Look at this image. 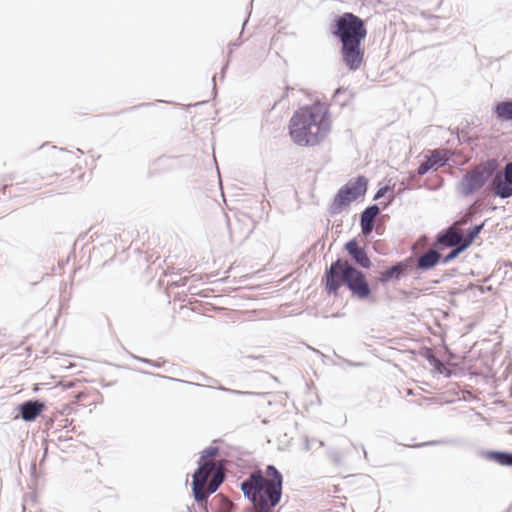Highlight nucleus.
Listing matches in <instances>:
<instances>
[{
  "mask_svg": "<svg viewBox=\"0 0 512 512\" xmlns=\"http://www.w3.org/2000/svg\"><path fill=\"white\" fill-rule=\"evenodd\" d=\"M390 190V187L389 186H384V187H381L377 190V192L375 193L374 195V200H379L380 198L384 197L385 194Z\"/></svg>",
  "mask_w": 512,
  "mask_h": 512,
  "instance_id": "obj_28",
  "label": "nucleus"
},
{
  "mask_svg": "<svg viewBox=\"0 0 512 512\" xmlns=\"http://www.w3.org/2000/svg\"><path fill=\"white\" fill-rule=\"evenodd\" d=\"M227 65H228V62H227V63H226V65H224V67H223L222 78L224 77V70L227 68Z\"/></svg>",
  "mask_w": 512,
  "mask_h": 512,
  "instance_id": "obj_36",
  "label": "nucleus"
},
{
  "mask_svg": "<svg viewBox=\"0 0 512 512\" xmlns=\"http://www.w3.org/2000/svg\"><path fill=\"white\" fill-rule=\"evenodd\" d=\"M329 457L335 464L340 465L344 459V454L339 450H331L329 451Z\"/></svg>",
  "mask_w": 512,
  "mask_h": 512,
  "instance_id": "obj_25",
  "label": "nucleus"
},
{
  "mask_svg": "<svg viewBox=\"0 0 512 512\" xmlns=\"http://www.w3.org/2000/svg\"><path fill=\"white\" fill-rule=\"evenodd\" d=\"M431 155L428 157L430 163L432 166H439L442 167L447 164V162L450 160V152L448 150H439L435 149L430 151Z\"/></svg>",
  "mask_w": 512,
  "mask_h": 512,
  "instance_id": "obj_21",
  "label": "nucleus"
},
{
  "mask_svg": "<svg viewBox=\"0 0 512 512\" xmlns=\"http://www.w3.org/2000/svg\"><path fill=\"white\" fill-rule=\"evenodd\" d=\"M431 168H433L432 164L430 163L429 159L427 158L426 161L422 162L417 170H416V173L417 175L419 176H423L425 175Z\"/></svg>",
  "mask_w": 512,
  "mask_h": 512,
  "instance_id": "obj_26",
  "label": "nucleus"
},
{
  "mask_svg": "<svg viewBox=\"0 0 512 512\" xmlns=\"http://www.w3.org/2000/svg\"><path fill=\"white\" fill-rule=\"evenodd\" d=\"M436 244L445 248L463 245L462 230L455 225L449 226L437 234Z\"/></svg>",
  "mask_w": 512,
  "mask_h": 512,
  "instance_id": "obj_13",
  "label": "nucleus"
},
{
  "mask_svg": "<svg viewBox=\"0 0 512 512\" xmlns=\"http://www.w3.org/2000/svg\"><path fill=\"white\" fill-rule=\"evenodd\" d=\"M346 287L360 300L371 296L372 290L364 272L353 266Z\"/></svg>",
  "mask_w": 512,
  "mask_h": 512,
  "instance_id": "obj_10",
  "label": "nucleus"
},
{
  "mask_svg": "<svg viewBox=\"0 0 512 512\" xmlns=\"http://www.w3.org/2000/svg\"><path fill=\"white\" fill-rule=\"evenodd\" d=\"M375 231H376V233H377V234H381L380 226H377V227L375 228Z\"/></svg>",
  "mask_w": 512,
  "mask_h": 512,
  "instance_id": "obj_33",
  "label": "nucleus"
},
{
  "mask_svg": "<svg viewBox=\"0 0 512 512\" xmlns=\"http://www.w3.org/2000/svg\"><path fill=\"white\" fill-rule=\"evenodd\" d=\"M283 476L274 465H267L265 472L256 469L240 483L245 498L254 506L255 512H272L281 501Z\"/></svg>",
  "mask_w": 512,
  "mask_h": 512,
  "instance_id": "obj_1",
  "label": "nucleus"
},
{
  "mask_svg": "<svg viewBox=\"0 0 512 512\" xmlns=\"http://www.w3.org/2000/svg\"><path fill=\"white\" fill-rule=\"evenodd\" d=\"M212 80H213V82L215 83L216 75H214V76H213Z\"/></svg>",
  "mask_w": 512,
  "mask_h": 512,
  "instance_id": "obj_37",
  "label": "nucleus"
},
{
  "mask_svg": "<svg viewBox=\"0 0 512 512\" xmlns=\"http://www.w3.org/2000/svg\"><path fill=\"white\" fill-rule=\"evenodd\" d=\"M133 358H135L136 360L141 361L143 363H147V364L152 363V360L147 359V358H142V357H139V356H133Z\"/></svg>",
  "mask_w": 512,
  "mask_h": 512,
  "instance_id": "obj_30",
  "label": "nucleus"
},
{
  "mask_svg": "<svg viewBox=\"0 0 512 512\" xmlns=\"http://www.w3.org/2000/svg\"><path fill=\"white\" fill-rule=\"evenodd\" d=\"M210 507L215 512H232L233 503L223 495H216L211 500Z\"/></svg>",
  "mask_w": 512,
  "mask_h": 512,
  "instance_id": "obj_19",
  "label": "nucleus"
},
{
  "mask_svg": "<svg viewBox=\"0 0 512 512\" xmlns=\"http://www.w3.org/2000/svg\"><path fill=\"white\" fill-rule=\"evenodd\" d=\"M345 250L351 256L353 261L361 268L369 269L372 265L367 252L364 248L360 247L356 238L351 239L345 244Z\"/></svg>",
  "mask_w": 512,
  "mask_h": 512,
  "instance_id": "obj_15",
  "label": "nucleus"
},
{
  "mask_svg": "<svg viewBox=\"0 0 512 512\" xmlns=\"http://www.w3.org/2000/svg\"><path fill=\"white\" fill-rule=\"evenodd\" d=\"M185 383L190 384V385L199 386V387H202V386H203V385H201V384H199V383H193V382H189V381H185Z\"/></svg>",
  "mask_w": 512,
  "mask_h": 512,
  "instance_id": "obj_32",
  "label": "nucleus"
},
{
  "mask_svg": "<svg viewBox=\"0 0 512 512\" xmlns=\"http://www.w3.org/2000/svg\"><path fill=\"white\" fill-rule=\"evenodd\" d=\"M488 189L501 199L512 197V161L507 162L502 170L496 169Z\"/></svg>",
  "mask_w": 512,
  "mask_h": 512,
  "instance_id": "obj_8",
  "label": "nucleus"
},
{
  "mask_svg": "<svg viewBox=\"0 0 512 512\" xmlns=\"http://www.w3.org/2000/svg\"><path fill=\"white\" fill-rule=\"evenodd\" d=\"M498 168L496 160H487L467 171L458 182L456 190L462 197H468L480 190L492 179Z\"/></svg>",
  "mask_w": 512,
  "mask_h": 512,
  "instance_id": "obj_4",
  "label": "nucleus"
},
{
  "mask_svg": "<svg viewBox=\"0 0 512 512\" xmlns=\"http://www.w3.org/2000/svg\"><path fill=\"white\" fill-rule=\"evenodd\" d=\"M380 208L377 204L366 207L360 214L361 233L369 236L374 230L375 218L379 215Z\"/></svg>",
  "mask_w": 512,
  "mask_h": 512,
  "instance_id": "obj_16",
  "label": "nucleus"
},
{
  "mask_svg": "<svg viewBox=\"0 0 512 512\" xmlns=\"http://www.w3.org/2000/svg\"><path fill=\"white\" fill-rule=\"evenodd\" d=\"M331 33L341 44L357 43L366 38L367 29L364 20L359 16L345 12L333 20Z\"/></svg>",
  "mask_w": 512,
  "mask_h": 512,
  "instance_id": "obj_3",
  "label": "nucleus"
},
{
  "mask_svg": "<svg viewBox=\"0 0 512 512\" xmlns=\"http://www.w3.org/2000/svg\"><path fill=\"white\" fill-rule=\"evenodd\" d=\"M353 266L348 260L338 258L326 268L322 284L328 295L336 296L339 289L347 285Z\"/></svg>",
  "mask_w": 512,
  "mask_h": 512,
  "instance_id": "obj_6",
  "label": "nucleus"
},
{
  "mask_svg": "<svg viewBox=\"0 0 512 512\" xmlns=\"http://www.w3.org/2000/svg\"><path fill=\"white\" fill-rule=\"evenodd\" d=\"M219 452V448L217 446H209L206 449H204L201 453V456L198 460V468L192 475V492H195L197 494V497H200L199 491H200V485L201 482L205 479V469H212L214 468V463L209 461L208 459L215 457Z\"/></svg>",
  "mask_w": 512,
  "mask_h": 512,
  "instance_id": "obj_9",
  "label": "nucleus"
},
{
  "mask_svg": "<svg viewBox=\"0 0 512 512\" xmlns=\"http://www.w3.org/2000/svg\"><path fill=\"white\" fill-rule=\"evenodd\" d=\"M440 260V252L434 249H430L418 257L417 268L421 271H427L435 267L440 262Z\"/></svg>",
  "mask_w": 512,
  "mask_h": 512,
  "instance_id": "obj_17",
  "label": "nucleus"
},
{
  "mask_svg": "<svg viewBox=\"0 0 512 512\" xmlns=\"http://www.w3.org/2000/svg\"><path fill=\"white\" fill-rule=\"evenodd\" d=\"M205 472V479L203 480V482H201V485L199 487L200 497H197L198 495L195 494V492H193L194 499L198 503L206 501L208 496L215 493L219 486L225 480V472L220 463L214 465V468L212 469H205Z\"/></svg>",
  "mask_w": 512,
  "mask_h": 512,
  "instance_id": "obj_7",
  "label": "nucleus"
},
{
  "mask_svg": "<svg viewBox=\"0 0 512 512\" xmlns=\"http://www.w3.org/2000/svg\"><path fill=\"white\" fill-rule=\"evenodd\" d=\"M290 136L299 146H314L329 132V114L321 107H305L290 120Z\"/></svg>",
  "mask_w": 512,
  "mask_h": 512,
  "instance_id": "obj_2",
  "label": "nucleus"
},
{
  "mask_svg": "<svg viewBox=\"0 0 512 512\" xmlns=\"http://www.w3.org/2000/svg\"><path fill=\"white\" fill-rule=\"evenodd\" d=\"M452 249L447 253L442 259V262L447 264L457 258L460 253L465 251L467 248L464 245L458 246V247H451Z\"/></svg>",
  "mask_w": 512,
  "mask_h": 512,
  "instance_id": "obj_23",
  "label": "nucleus"
},
{
  "mask_svg": "<svg viewBox=\"0 0 512 512\" xmlns=\"http://www.w3.org/2000/svg\"><path fill=\"white\" fill-rule=\"evenodd\" d=\"M163 363H164V361L161 362L159 360H157V361L152 360V363H150V365L155 366V367H161Z\"/></svg>",
  "mask_w": 512,
  "mask_h": 512,
  "instance_id": "obj_31",
  "label": "nucleus"
},
{
  "mask_svg": "<svg viewBox=\"0 0 512 512\" xmlns=\"http://www.w3.org/2000/svg\"><path fill=\"white\" fill-rule=\"evenodd\" d=\"M484 227V223L474 225L466 233L462 231L463 245L468 248L475 240L476 237L481 233Z\"/></svg>",
  "mask_w": 512,
  "mask_h": 512,
  "instance_id": "obj_22",
  "label": "nucleus"
},
{
  "mask_svg": "<svg viewBox=\"0 0 512 512\" xmlns=\"http://www.w3.org/2000/svg\"><path fill=\"white\" fill-rule=\"evenodd\" d=\"M348 93V90L345 89V88H338L334 94H333V99L335 102H338L340 105H345L346 104V99H344L343 101L340 99V97L343 95V94H346Z\"/></svg>",
  "mask_w": 512,
  "mask_h": 512,
  "instance_id": "obj_27",
  "label": "nucleus"
},
{
  "mask_svg": "<svg viewBox=\"0 0 512 512\" xmlns=\"http://www.w3.org/2000/svg\"><path fill=\"white\" fill-rule=\"evenodd\" d=\"M413 264V257H408L403 261L395 263L394 265L386 268L384 271L380 273L379 282L382 284H386L390 281L400 280L402 277L408 274Z\"/></svg>",
  "mask_w": 512,
  "mask_h": 512,
  "instance_id": "obj_12",
  "label": "nucleus"
},
{
  "mask_svg": "<svg viewBox=\"0 0 512 512\" xmlns=\"http://www.w3.org/2000/svg\"><path fill=\"white\" fill-rule=\"evenodd\" d=\"M495 113L498 119L512 122V100L497 103L495 106Z\"/></svg>",
  "mask_w": 512,
  "mask_h": 512,
  "instance_id": "obj_20",
  "label": "nucleus"
},
{
  "mask_svg": "<svg viewBox=\"0 0 512 512\" xmlns=\"http://www.w3.org/2000/svg\"><path fill=\"white\" fill-rule=\"evenodd\" d=\"M305 448H306V450H309V449H310V443H309V441H308V440L306 441Z\"/></svg>",
  "mask_w": 512,
  "mask_h": 512,
  "instance_id": "obj_34",
  "label": "nucleus"
},
{
  "mask_svg": "<svg viewBox=\"0 0 512 512\" xmlns=\"http://www.w3.org/2000/svg\"><path fill=\"white\" fill-rule=\"evenodd\" d=\"M368 188V179L365 176H358L350 179L336 193L329 212L331 215H337L342 212L344 207L349 206L359 197L364 196Z\"/></svg>",
  "mask_w": 512,
  "mask_h": 512,
  "instance_id": "obj_5",
  "label": "nucleus"
},
{
  "mask_svg": "<svg viewBox=\"0 0 512 512\" xmlns=\"http://www.w3.org/2000/svg\"><path fill=\"white\" fill-rule=\"evenodd\" d=\"M214 388H217L221 391H224V392H227V393H230V394H233V395H255L254 392H249V391H240V390H235V389H230V388H226L224 386H213Z\"/></svg>",
  "mask_w": 512,
  "mask_h": 512,
  "instance_id": "obj_24",
  "label": "nucleus"
},
{
  "mask_svg": "<svg viewBox=\"0 0 512 512\" xmlns=\"http://www.w3.org/2000/svg\"><path fill=\"white\" fill-rule=\"evenodd\" d=\"M362 449H363L364 457H365V458H367V451H366V449L364 448V446H362Z\"/></svg>",
  "mask_w": 512,
  "mask_h": 512,
  "instance_id": "obj_35",
  "label": "nucleus"
},
{
  "mask_svg": "<svg viewBox=\"0 0 512 512\" xmlns=\"http://www.w3.org/2000/svg\"><path fill=\"white\" fill-rule=\"evenodd\" d=\"M45 404L40 400H27L18 406V416L26 421H34L44 410Z\"/></svg>",
  "mask_w": 512,
  "mask_h": 512,
  "instance_id": "obj_14",
  "label": "nucleus"
},
{
  "mask_svg": "<svg viewBox=\"0 0 512 512\" xmlns=\"http://www.w3.org/2000/svg\"><path fill=\"white\" fill-rule=\"evenodd\" d=\"M362 42L341 44L342 61L350 71L358 70L364 61Z\"/></svg>",
  "mask_w": 512,
  "mask_h": 512,
  "instance_id": "obj_11",
  "label": "nucleus"
},
{
  "mask_svg": "<svg viewBox=\"0 0 512 512\" xmlns=\"http://www.w3.org/2000/svg\"><path fill=\"white\" fill-rule=\"evenodd\" d=\"M344 362H345L347 365L351 366V367H361V366H364V363H363V362H353V361H351V360H347V359H345V360H344Z\"/></svg>",
  "mask_w": 512,
  "mask_h": 512,
  "instance_id": "obj_29",
  "label": "nucleus"
},
{
  "mask_svg": "<svg viewBox=\"0 0 512 512\" xmlns=\"http://www.w3.org/2000/svg\"><path fill=\"white\" fill-rule=\"evenodd\" d=\"M486 458L502 466H512V452L508 451H488Z\"/></svg>",
  "mask_w": 512,
  "mask_h": 512,
  "instance_id": "obj_18",
  "label": "nucleus"
}]
</instances>
